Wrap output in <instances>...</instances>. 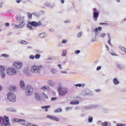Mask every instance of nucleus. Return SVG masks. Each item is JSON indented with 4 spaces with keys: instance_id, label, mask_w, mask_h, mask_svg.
Returning a JSON list of instances; mask_svg holds the SVG:
<instances>
[{
    "instance_id": "obj_1",
    "label": "nucleus",
    "mask_w": 126,
    "mask_h": 126,
    "mask_svg": "<svg viewBox=\"0 0 126 126\" xmlns=\"http://www.w3.org/2000/svg\"><path fill=\"white\" fill-rule=\"evenodd\" d=\"M43 65H33L31 67V71L36 76H40L42 73Z\"/></svg>"
},
{
    "instance_id": "obj_2",
    "label": "nucleus",
    "mask_w": 126,
    "mask_h": 126,
    "mask_svg": "<svg viewBox=\"0 0 126 126\" xmlns=\"http://www.w3.org/2000/svg\"><path fill=\"white\" fill-rule=\"evenodd\" d=\"M25 17L21 16H16V19L17 22H20V24L18 25H16V28L21 29L23 28L25 26V20L24 19Z\"/></svg>"
},
{
    "instance_id": "obj_3",
    "label": "nucleus",
    "mask_w": 126,
    "mask_h": 126,
    "mask_svg": "<svg viewBox=\"0 0 126 126\" xmlns=\"http://www.w3.org/2000/svg\"><path fill=\"white\" fill-rule=\"evenodd\" d=\"M38 27L39 26H42V22L41 21H38V22L35 21L29 22L28 23V25L27 26L28 28L30 30H34L33 27Z\"/></svg>"
},
{
    "instance_id": "obj_4",
    "label": "nucleus",
    "mask_w": 126,
    "mask_h": 126,
    "mask_svg": "<svg viewBox=\"0 0 126 126\" xmlns=\"http://www.w3.org/2000/svg\"><path fill=\"white\" fill-rule=\"evenodd\" d=\"M58 92L59 93L60 96H64L66 94H67L68 90L65 87L60 86L58 87Z\"/></svg>"
},
{
    "instance_id": "obj_5",
    "label": "nucleus",
    "mask_w": 126,
    "mask_h": 126,
    "mask_svg": "<svg viewBox=\"0 0 126 126\" xmlns=\"http://www.w3.org/2000/svg\"><path fill=\"white\" fill-rule=\"evenodd\" d=\"M6 72L8 75H10V76L16 75L17 74V70L13 66L10 67L6 70Z\"/></svg>"
},
{
    "instance_id": "obj_6",
    "label": "nucleus",
    "mask_w": 126,
    "mask_h": 126,
    "mask_svg": "<svg viewBox=\"0 0 126 126\" xmlns=\"http://www.w3.org/2000/svg\"><path fill=\"white\" fill-rule=\"evenodd\" d=\"M7 99L10 102H15V101H16V96H15L14 93L9 92L7 94Z\"/></svg>"
},
{
    "instance_id": "obj_7",
    "label": "nucleus",
    "mask_w": 126,
    "mask_h": 126,
    "mask_svg": "<svg viewBox=\"0 0 126 126\" xmlns=\"http://www.w3.org/2000/svg\"><path fill=\"white\" fill-rule=\"evenodd\" d=\"M14 121L16 123H20V124H21V125H23L24 126H32V123L29 122L26 123V120L24 119L15 118L14 119Z\"/></svg>"
},
{
    "instance_id": "obj_8",
    "label": "nucleus",
    "mask_w": 126,
    "mask_h": 126,
    "mask_svg": "<svg viewBox=\"0 0 126 126\" xmlns=\"http://www.w3.org/2000/svg\"><path fill=\"white\" fill-rule=\"evenodd\" d=\"M33 87L28 85L27 86L25 90V93H26V96H31V95L33 94Z\"/></svg>"
},
{
    "instance_id": "obj_9",
    "label": "nucleus",
    "mask_w": 126,
    "mask_h": 126,
    "mask_svg": "<svg viewBox=\"0 0 126 126\" xmlns=\"http://www.w3.org/2000/svg\"><path fill=\"white\" fill-rule=\"evenodd\" d=\"M23 65V63L20 62H14L13 63V67H14L16 69H21Z\"/></svg>"
},
{
    "instance_id": "obj_10",
    "label": "nucleus",
    "mask_w": 126,
    "mask_h": 126,
    "mask_svg": "<svg viewBox=\"0 0 126 126\" xmlns=\"http://www.w3.org/2000/svg\"><path fill=\"white\" fill-rule=\"evenodd\" d=\"M0 75L2 79H4L6 76L5 69L2 66H0Z\"/></svg>"
},
{
    "instance_id": "obj_11",
    "label": "nucleus",
    "mask_w": 126,
    "mask_h": 126,
    "mask_svg": "<svg viewBox=\"0 0 126 126\" xmlns=\"http://www.w3.org/2000/svg\"><path fill=\"white\" fill-rule=\"evenodd\" d=\"M91 92L90 91V90H89L88 89H85L82 91V92L81 93V94L83 95V96H89V95H90Z\"/></svg>"
},
{
    "instance_id": "obj_12",
    "label": "nucleus",
    "mask_w": 126,
    "mask_h": 126,
    "mask_svg": "<svg viewBox=\"0 0 126 126\" xmlns=\"http://www.w3.org/2000/svg\"><path fill=\"white\" fill-rule=\"evenodd\" d=\"M46 118H47V119H50V120H53V121H56V122H60V119H59L57 117H56V116L52 115H47L46 116Z\"/></svg>"
},
{
    "instance_id": "obj_13",
    "label": "nucleus",
    "mask_w": 126,
    "mask_h": 126,
    "mask_svg": "<svg viewBox=\"0 0 126 126\" xmlns=\"http://www.w3.org/2000/svg\"><path fill=\"white\" fill-rule=\"evenodd\" d=\"M4 118L5 120V122L3 123L2 124L3 126H10V124L9 123V118H8V117L4 116Z\"/></svg>"
},
{
    "instance_id": "obj_14",
    "label": "nucleus",
    "mask_w": 126,
    "mask_h": 126,
    "mask_svg": "<svg viewBox=\"0 0 126 126\" xmlns=\"http://www.w3.org/2000/svg\"><path fill=\"white\" fill-rule=\"evenodd\" d=\"M38 37L40 39H44V38H46V37H47V33L46 32L39 33L38 35Z\"/></svg>"
},
{
    "instance_id": "obj_15",
    "label": "nucleus",
    "mask_w": 126,
    "mask_h": 126,
    "mask_svg": "<svg viewBox=\"0 0 126 126\" xmlns=\"http://www.w3.org/2000/svg\"><path fill=\"white\" fill-rule=\"evenodd\" d=\"M94 19L97 21L98 17H99V13L98 12H94L93 13Z\"/></svg>"
},
{
    "instance_id": "obj_16",
    "label": "nucleus",
    "mask_w": 126,
    "mask_h": 126,
    "mask_svg": "<svg viewBox=\"0 0 126 126\" xmlns=\"http://www.w3.org/2000/svg\"><path fill=\"white\" fill-rule=\"evenodd\" d=\"M35 99L38 102L41 101V97L40 96V94H39L37 93H35Z\"/></svg>"
},
{
    "instance_id": "obj_17",
    "label": "nucleus",
    "mask_w": 126,
    "mask_h": 126,
    "mask_svg": "<svg viewBox=\"0 0 126 126\" xmlns=\"http://www.w3.org/2000/svg\"><path fill=\"white\" fill-rule=\"evenodd\" d=\"M92 32V33H93V32H94L95 37H97V36L99 35V31H98V28H95L94 30H93Z\"/></svg>"
},
{
    "instance_id": "obj_18",
    "label": "nucleus",
    "mask_w": 126,
    "mask_h": 126,
    "mask_svg": "<svg viewBox=\"0 0 126 126\" xmlns=\"http://www.w3.org/2000/svg\"><path fill=\"white\" fill-rule=\"evenodd\" d=\"M113 83L114 85H118L120 84V81L118 80V78H114L113 79Z\"/></svg>"
},
{
    "instance_id": "obj_19",
    "label": "nucleus",
    "mask_w": 126,
    "mask_h": 126,
    "mask_svg": "<svg viewBox=\"0 0 126 126\" xmlns=\"http://www.w3.org/2000/svg\"><path fill=\"white\" fill-rule=\"evenodd\" d=\"M85 85V84H77L74 85L76 87H82V88H83Z\"/></svg>"
},
{
    "instance_id": "obj_20",
    "label": "nucleus",
    "mask_w": 126,
    "mask_h": 126,
    "mask_svg": "<svg viewBox=\"0 0 126 126\" xmlns=\"http://www.w3.org/2000/svg\"><path fill=\"white\" fill-rule=\"evenodd\" d=\"M6 110L7 112H12L13 113H16V112H17L16 110H15L13 108H7L6 109Z\"/></svg>"
},
{
    "instance_id": "obj_21",
    "label": "nucleus",
    "mask_w": 126,
    "mask_h": 126,
    "mask_svg": "<svg viewBox=\"0 0 126 126\" xmlns=\"http://www.w3.org/2000/svg\"><path fill=\"white\" fill-rule=\"evenodd\" d=\"M20 85L22 89H24L25 88V84H24V81H21L20 83Z\"/></svg>"
},
{
    "instance_id": "obj_22",
    "label": "nucleus",
    "mask_w": 126,
    "mask_h": 126,
    "mask_svg": "<svg viewBox=\"0 0 126 126\" xmlns=\"http://www.w3.org/2000/svg\"><path fill=\"white\" fill-rule=\"evenodd\" d=\"M41 90H44V91L46 90H50V87L48 86H43L41 88Z\"/></svg>"
},
{
    "instance_id": "obj_23",
    "label": "nucleus",
    "mask_w": 126,
    "mask_h": 126,
    "mask_svg": "<svg viewBox=\"0 0 126 126\" xmlns=\"http://www.w3.org/2000/svg\"><path fill=\"white\" fill-rule=\"evenodd\" d=\"M49 108H51V105H46L41 107L42 109H46L45 112H48V109H49Z\"/></svg>"
},
{
    "instance_id": "obj_24",
    "label": "nucleus",
    "mask_w": 126,
    "mask_h": 126,
    "mask_svg": "<svg viewBox=\"0 0 126 126\" xmlns=\"http://www.w3.org/2000/svg\"><path fill=\"white\" fill-rule=\"evenodd\" d=\"M10 91H16V87L14 86H11L9 88Z\"/></svg>"
},
{
    "instance_id": "obj_25",
    "label": "nucleus",
    "mask_w": 126,
    "mask_h": 126,
    "mask_svg": "<svg viewBox=\"0 0 126 126\" xmlns=\"http://www.w3.org/2000/svg\"><path fill=\"white\" fill-rule=\"evenodd\" d=\"M62 112H63V109L61 107L54 110V113H62Z\"/></svg>"
},
{
    "instance_id": "obj_26",
    "label": "nucleus",
    "mask_w": 126,
    "mask_h": 126,
    "mask_svg": "<svg viewBox=\"0 0 126 126\" xmlns=\"http://www.w3.org/2000/svg\"><path fill=\"white\" fill-rule=\"evenodd\" d=\"M116 65L117 67H118V68H120V69H122V68H124V66L119 63H116Z\"/></svg>"
},
{
    "instance_id": "obj_27",
    "label": "nucleus",
    "mask_w": 126,
    "mask_h": 126,
    "mask_svg": "<svg viewBox=\"0 0 126 126\" xmlns=\"http://www.w3.org/2000/svg\"><path fill=\"white\" fill-rule=\"evenodd\" d=\"M70 105H78L79 104V101H71L70 102Z\"/></svg>"
},
{
    "instance_id": "obj_28",
    "label": "nucleus",
    "mask_w": 126,
    "mask_h": 126,
    "mask_svg": "<svg viewBox=\"0 0 126 126\" xmlns=\"http://www.w3.org/2000/svg\"><path fill=\"white\" fill-rule=\"evenodd\" d=\"M91 109H96V108H98L99 107V105L98 104H91Z\"/></svg>"
},
{
    "instance_id": "obj_29",
    "label": "nucleus",
    "mask_w": 126,
    "mask_h": 126,
    "mask_svg": "<svg viewBox=\"0 0 126 126\" xmlns=\"http://www.w3.org/2000/svg\"><path fill=\"white\" fill-rule=\"evenodd\" d=\"M32 15H34V16H36V17H40V13H37V12H33Z\"/></svg>"
},
{
    "instance_id": "obj_30",
    "label": "nucleus",
    "mask_w": 126,
    "mask_h": 126,
    "mask_svg": "<svg viewBox=\"0 0 126 126\" xmlns=\"http://www.w3.org/2000/svg\"><path fill=\"white\" fill-rule=\"evenodd\" d=\"M88 122L89 123H92L93 122V117L91 116L88 117Z\"/></svg>"
},
{
    "instance_id": "obj_31",
    "label": "nucleus",
    "mask_w": 126,
    "mask_h": 126,
    "mask_svg": "<svg viewBox=\"0 0 126 126\" xmlns=\"http://www.w3.org/2000/svg\"><path fill=\"white\" fill-rule=\"evenodd\" d=\"M41 58V55L40 54H36L34 56V59H36V60H39Z\"/></svg>"
},
{
    "instance_id": "obj_32",
    "label": "nucleus",
    "mask_w": 126,
    "mask_h": 126,
    "mask_svg": "<svg viewBox=\"0 0 126 126\" xmlns=\"http://www.w3.org/2000/svg\"><path fill=\"white\" fill-rule=\"evenodd\" d=\"M84 108L86 110H90V109H91V104L86 105L84 107Z\"/></svg>"
},
{
    "instance_id": "obj_33",
    "label": "nucleus",
    "mask_w": 126,
    "mask_h": 126,
    "mask_svg": "<svg viewBox=\"0 0 126 126\" xmlns=\"http://www.w3.org/2000/svg\"><path fill=\"white\" fill-rule=\"evenodd\" d=\"M66 54V50H63L62 56L63 57H65Z\"/></svg>"
},
{
    "instance_id": "obj_34",
    "label": "nucleus",
    "mask_w": 126,
    "mask_h": 126,
    "mask_svg": "<svg viewBox=\"0 0 126 126\" xmlns=\"http://www.w3.org/2000/svg\"><path fill=\"white\" fill-rule=\"evenodd\" d=\"M73 108L71 106L67 107L65 108V110L68 112V111H69V110H72Z\"/></svg>"
},
{
    "instance_id": "obj_35",
    "label": "nucleus",
    "mask_w": 126,
    "mask_h": 126,
    "mask_svg": "<svg viewBox=\"0 0 126 126\" xmlns=\"http://www.w3.org/2000/svg\"><path fill=\"white\" fill-rule=\"evenodd\" d=\"M44 5H45L46 6H48V7H52V5H51V4H50V3H45L44 4Z\"/></svg>"
},
{
    "instance_id": "obj_36",
    "label": "nucleus",
    "mask_w": 126,
    "mask_h": 126,
    "mask_svg": "<svg viewBox=\"0 0 126 126\" xmlns=\"http://www.w3.org/2000/svg\"><path fill=\"white\" fill-rule=\"evenodd\" d=\"M51 72L53 73V74H55V73H57V69L55 68L51 69Z\"/></svg>"
},
{
    "instance_id": "obj_37",
    "label": "nucleus",
    "mask_w": 126,
    "mask_h": 126,
    "mask_svg": "<svg viewBox=\"0 0 126 126\" xmlns=\"http://www.w3.org/2000/svg\"><path fill=\"white\" fill-rule=\"evenodd\" d=\"M68 41L66 39H63L62 41V44H66L67 43Z\"/></svg>"
},
{
    "instance_id": "obj_38",
    "label": "nucleus",
    "mask_w": 126,
    "mask_h": 126,
    "mask_svg": "<svg viewBox=\"0 0 126 126\" xmlns=\"http://www.w3.org/2000/svg\"><path fill=\"white\" fill-rule=\"evenodd\" d=\"M29 59L30 60H34L35 59V56H34V55H30L29 56Z\"/></svg>"
},
{
    "instance_id": "obj_39",
    "label": "nucleus",
    "mask_w": 126,
    "mask_h": 126,
    "mask_svg": "<svg viewBox=\"0 0 126 126\" xmlns=\"http://www.w3.org/2000/svg\"><path fill=\"white\" fill-rule=\"evenodd\" d=\"M1 57H3V58H9V55L8 54H2Z\"/></svg>"
},
{
    "instance_id": "obj_40",
    "label": "nucleus",
    "mask_w": 126,
    "mask_h": 126,
    "mask_svg": "<svg viewBox=\"0 0 126 126\" xmlns=\"http://www.w3.org/2000/svg\"><path fill=\"white\" fill-rule=\"evenodd\" d=\"M101 126H108V123L107 122H105L101 124Z\"/></svg>"
},
{
    "instance_id": "obj_41",
    "label": "nucleus",
    "mask_w": 126,
    "mask_h": 126,
    "mask_svg": "<svg viewBox=\"0 0 126 126\" xmlns=\"http://www.w3.org/2000/svg\"><path fill=\"white\" fill-rule=\"evenodd\" d=\"M21 43L23 45H27V41L25 40H22L21 42Z\"/></svg>"
},
{
    "instance_id": "obj_42",
    "label": "nucleus",
    "mask_w": 126,
    "mask_h": 126,
    "mask_svg": "<svg viewBox=\"0 0 126 126\" xmlns=\"http://www.w3.org/2000/svg\"><path fill=\"white\" fill-rule=\"evenodd\" d=\"M28 15L29 19H31V18H32V14H31V13H28Z\"/></svg>"
},
{
    "instance_id": "obj_43",
    "label": "nucleus",
    "mask_w": 126,
    "mask_h": 126,
    "mask_svg": "<svg viewBox=\"0 0 126 126\" xmlns=\"http://www.w3.org/2000/svg\"><path fill=\"white\" fill-rule=\"evenodd\" d=\"M42 95L43 96V97L45 98V99H48V95L46 94H45V93H42Z\"/></svg>"
},
{
    "instance_id": "obj_44",
    "label": "nucleus",
    "mask_w": 126,
    "mask_h": 126,
    "mask_svg": "<svg viewBox=\"0 0 126 126\" xmlns=\"http://www.w3.org/2000/svg\"><path fill=\"white\" fill-rule=\"evenodd\" d=\"M126 124H117V126H126Z\"/></svg>"
},
{
    "instance_id": "obj_45",
    "label": "nucleus",
    "mask_w": 126,
    "mask_h": 126,
    "mask_svg": "<svg viewBox=\"0 0 126 126\" xmlns=\"http://www.w3.org/2000/svg\"><path fill=\"white\" fill-rule=\"evenodd\" d=\"M57 99V97H53L52 98H51V101H56Z\"/></svg>"
},
{
    "instance_id": "obj_46",
    "label": "nucleus",
    "mask_w": 126,
    "mask_h": 126,
    "mask_svg": "<svg viewBox=\"0 0 126 126\" xmlns=\"http://www.w3.org/2000/svg\"><path fill=\"white\" fill-rule=\"evenodd\" d=\"M96 39L97 38H96V36H94V37L92 39L91 42H95Z\"/></svg>"
},
{
    "instance_id": "obj_47",
    "label": "nucleus",
    "mask_w": 126,
    "mask_h": 126,
    "mask_svg": "<svg viewBox=\"0 0 126 126\" xmlns=\"http://www.w3.org/2000/svg\"><path fill=\"white\" fill-rule=\"evenodd\" d=\"M108 43L109 44V45H111V46H113L112 45V43H111V38H108Z\"/></svg>"
},
{
    "instance_id": "obj_48",
    "label": "nucleus",
    "mask_w": 126,
    "mask_h": 126,
    "mask_svg": "<svg viewBox=\"0 0 126 126\" xmlns=\"http://www.w3.org/2000/svg\"><path fill=\"white\" fill-rule=\"evenodd\" d=\"M58 66L59 69H63V66H62V64H58Z\"/></svg>"
},
{
    "instance_id": "obj_49",
    "label": "nucleus",
    "mask_w": 126,
    "mask_h": 126,
    "mask_svg": "<svg viewBox=\"0 0 126 126\" xmlns=\"http://www.w3.org/2000/svg\"><path fill=\"white\" fill-rule=\"evenodd\" d=\"M110 54L112 56H118V55H117L116 53H114V52H110Z\"/></svg>"
},
{
    "instance_id": "obj_50",
    "label": "nucleus",
    "mask_w": 126,
    "mask_h": 126,
    "mask_svg": "<svg viewBox=\"0 0 126 126\" xmlns=\"http://www.w3.org/2000/svg\"><path fill=\"white\" fill-rule=\"evenodd\" d=\"M105 36H106V34L105 33H101V34H100V37L101 38H103V37H105Z\"/></svg>"
},
{
    "instance_id": "obj_51",
    "label": "nucleus",
    "mask_w": 126,
    "mask_h": 126,
    "mask_svg": "<svg viewBox=\"0 0 126 126\" xmlns=\"http://www.w3.org/2000/svg\"><path fill=\"white\" fill-rule=\"evenodd\" d=\"M95 92L99 93V92H101V89H96L95 90Z\"/></svg>"
},
{
    "instance_id": "obj_52",
    "label": "nucleus",
    "mask_w": 126,
    "mask_h": 126,
    "mask_svg": "<svg viewBox=\"0 0 126 126\" xmlns=\"http://www.w3.org/2000/svg\"><path fill=\"white\" fill-rule=\"evenodd\" d=\"M54 59H55L54 57H49L47 60H48V61H53V60H54Z\"/></svg>"
},
{
    "instance_id": "obj_53",
    "label": "nucleus",
    "mask_w": 126,
    "mask_h": 126,
    "mask_svg": "<svg viewBox=\"0 0 126 126\" xmlns=\"http://www.w3.org/2000/svg\"><path fill=\"white\" fill-rule=\"evenodd\" d=\"M101 66H98L96 68V70H97V71H99V70H100V69H101Z\"/></svg>"
},
{
    "instance_id": "obj_54",
    "label": "nucleus",
    "mask_w": 126,
    "mask_h": 126,
    "mask_svg": "<svg viewBox=\"0 0 126 126\" xmlns=\"http://www.w3.org/2000/svg\"><path fill=\"white\" fill-rule=\"evenodd\" d=\"M64 23H70V20H67L64 21Z\"/></svg>"
},
{
    "instance_id": "obj_55",
    "label": "nucleus",
    "mask_w": 126,
    "mask_h": 126,
    "mask_svg": "<svg viewBox=\"0 0 126 126\" xmlns=\"http://www.w3.org/2000/svg\"><path fill=\"white\" fill-rule=\"evenodd\" d=\"M102 124V121L99 120L97 122V125H101Z\"/></svg>"
},
{
    "instance_id": "obj_56",
    "label": "nucleus",
    "mask_w": 126,
    "mask_h": 126,
    "mask_svg": "<svg viewBox=\"0 0 126 126\" xmlns=\"http://www.w3.org/2000/svg\"><path fill=\"white\" fill-rule=\"evenodd\" d=\"M80 53V50H76L75 51V54H76L77 55L79 54Z\"/></svg>"
},
{
    "instance_id": "obj_57",
    "label": "nucleus",
    "mask_w": 126,
    "mask_h": 126,
    "mask_svg": "<svg viewBox=\"0 0 126 126\" xmlns=\"http://www.w3.org/2000/svg\"><path fill=\"white\" fill-rule=\"evenodd\" d=\"M81 35H82V33H81V32H80L78 33L77 36L78 37H81Z\"/></svg>"
},
{
    "instance_id": "obj_58",
    "label": "nucleus",
    "mask_w": 126,
    "mask_h": 126,
    "mask_svg": "<svg viewBox=\"0 0 126 126\" xmlns=\"http://www.w3.org/2000/svg\"><path fill=\"white\" fill-rule=\"evenodd\" d=\"M97 29H98V31H102V27H98L97 28Z\"/></svg>"
},
{
    "instance_id": "obj_59",
    "label": "nucleus",
    "mask_w": 126,
    "mask_h": 126,
    "mask_svg": "<svg viewBox=\"0 0 126 126\" xmlns=\"http://www.w3.org/2000/svg\"><path fill=\"white\" fill-rule=\"evenodd\" d=\"M105 47L106 48L107 51H110V48H109V46L107 45H105Z\"/></svg>"
},
{
    "instance_id": "obj_60",
    "label": "nucleus",
    "mask_w": 126,
    "mask_h": 126,
    "mask_svg": "<svg viewBox=\"0 0 126 126\" xmlns=\"http://www.w3.org/2000/svg\"><path fill=\"white\" fill-rule=\"evenodd\" d=\"M5 26H6V27H8V26H9V23H5Z\"/></svg>"
},
{
    "instance_id": "obj_61",
    "label": "nucleus",
    "mask_w": 126,
    "mask_h": 126,
    "mask_svg": "<svg viewBox=\"0 0 126 126\" xmlns=\"http://www.w3.org/2000/svg\"><path fill=\"white\" fill-rule=\"evenodd\" d=\"M48 83H49V84H50V85H51V84H53V81H49Z\"/></svg>"
},
{
    "instance_id": "obj_62",
    "label": "nucleus",
    "mask_w": 126,
    "mask_h": 126,
    "mask_svg": "<svg viewBox=\"0 0 126 126\" xmlns=\"http://www.w3.org/2000/svg\"><path fill=\"white\" fill-rule=\"evenodd\" d=\"M61 73H65V74H66V73H67V72L66 71H61Z\"/></svg>"
},
{
    "instance_id": "obj_63",
    "label": "nucleus",
    "mask_w": 126,
    "mask_h": 126,
    "mask_svg": "<svg viewBox=\"0 0 126 126\" xmlns=\"http://www.w3.org/2000/svg\"><path fill=\"white\" fill-rule=\"evenodd\" d=\"M2 5H3V3L2 2H1L0 4V8H1V7H2Z\"/></svg>"
},
{
    "instance_id": "obj_64",
    "label": "nucleus",
    "mask_w": 126,
    "mask_h": 126,
    "mask_svg": "<svg viewBox=\"0 0 126 126\" xmlns=\"http://www.w3.org/2000/svg\"><path fill=\"white\" fill-rule=\"evenodd\" d=\"M94 12H96L97 11V9L96 8H94L93 9Z\"/></svg>"
}]
</instances>
